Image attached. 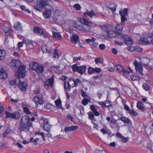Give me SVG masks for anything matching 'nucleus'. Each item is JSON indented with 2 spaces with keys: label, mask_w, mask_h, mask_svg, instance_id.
Returning a JSON list of instances; mask_svg holds the SVG:
<instances>
[{
  "label": "nucleus",
  "mask_w": 153,
  "mask_h": 153,
  "mask_svg": "<svg viewBox=\"0 0 153 153\" xmlns=\"http://www.w3.org/2000/svg\"><path fill=\"white\" fill-rule=\"evenodd\" d=\"M32 126L30 118L27 115H24L21 119L18 129L20 132L29 131V128Z\"/></svg>",
  "instance_id": "obj_1"
},
{
  "label": "nucleus",
  "mask_w": 153,
  "mask_h": 153,
  "mask_svg": "<svg viewBox=\"0 0 153 153\" xmlns=\"http://www.w3.org/2000/svg\"><path fill=\"white\" fill-rule=\"evenodd\" d=\"M21 65V62L19 60L13 59L11 61V66L12 67H19L17 71L15 74L16 76L19 78H23L25 76V66H20Z\"/></svg>",
  "instance_id": "obj_2"
},
{
  "label": "nucleus",
  "mask_w": 153,
  "mask_h": 153,
  "mask_svg": "<svg viewBox=\"0 0 153 153\" xmlns=\"http://www.w3.org/2000/svg\"><path fill=\"white\" fill-rule=\"evenodd\" d=\"M123 29L122 26L121 25L118 24L116 26V31L115 33L117 35L118 37L123 39L125 43L128 45H131L133 44L132 40L129 36L126 35H124L121 33Z\"/></svg>",
  "instance_id": "obj_3"
},
{
  "label": "nucleus",
  "mask_w": 153,
  "mask_h": 153,
  "mask_svg": "<svg viewBox=\"0 0 153 153\" xmlns=\"http://www.w3.org/2000/svg\"><path fill=\"white\" fill-rule=\"evenodd\" d=\"M137 59H138L140 60V62H138L135 60L133 63L134 65H135V68L137 71L142 76L144 75L143 73V67L141 64V58L140 57H137ZM142 63L143 65H148L150 61V59L147 57H145L142 59Z\"/></svg>",
  "instance_id": "obj_4"
},
{
  "label": "nucleus",
  "mask_w": 153,
  "mask_h": 153,
  "mask_svg": "<svg viewBox=\"0 0 153 153\" xmlns=\"http://www.w3.org/2000/svg\"><path fill=\"white\" fill-rule=\"evenodd\" d=\"M47 0H38L35 6V9L37 10L40 11L42 8H45L46 10L52 12L53 10L52 6L48 4Z\"/></svg>",
  "instance_id": "obj_5"
},
{
  "label": "nucleus",
  "mask_w": 153,
  "mask_h": 153,
  "mask_svg": "<svg viewBox=\"0 0 153 153\" xmlns=\"http://www.w3.org/2000/svg\"><path fill=\"white\" fill-rule=\"evenodd\" d=\"M83 23L79 24V30L85 32H89L90 30L89 27H94L96 26L95 24L89 22L88 20L83 18L82 19Z\"/></svg>",
  "instance_id": "obj_6"
},
{
  "label": "nucleus",
  "mask_w": 153,
  "mask_h": 153,
  "mask_svg": "<svg viewBox=\"0 0 153 153\" xmlns=\"http://www.w3.org/2000/svg\"><path fill=\"white\" fill-rule=\"evenodd\" d=\"M29 66L33 70H34L38 74L43 73L44 72V68L43 66L39 65L38 63L32 62L29 64Z\"/></svg>",
  "instance_id": "obj_7"
},
{
  "label": "nucleus",
  "mask_w": 153,
  "mask_h": 153,
  "mask_svg": "<svg viewBox=\"0 0 153 153\" xmlns=\"http://www.w3.org/2000/svg\"><path fill=\"white\" fill-rule=\"evenodd\" d=\"M72 68L73 71H76L81 74H82L85 72L86 66L83 65L78 67L76 64H75L73 65Z\"/></svg>",
  "instance_id": "obj_8"
},
{
  "label": "nucleus",
  "mask_w": 153,
  "mask_h": 153,
  "mask_svg": "<svg viewBox=\"0 0 153 153\" xmlns=\"http://www.w3.org/2000/svg\"><path fill=\"white\" fill-rule=\"evenodd\" d=\"M5 114L6 115V118H11L15 120H17L19 119L20 117V114L18 112H14L13 113H11L8 111H6Z\"/></svg>",
  "instance_id": "obj_9"
},
{
  "label": "nucleus",
  "mask_w": 153,
  "mask_h": 153,
  "mask_svg": "<svg viewBox=\"0 0 153 153\" xmlns=\"http://www.w3.org/2000/svg\"><path fill=\"white\" fill-rule=\"evenodd\" d=\"M128 9L127 8H125L123 9V11H120L119 13L121 16V25H124L125 24V22L127 20V19L126 16H128Z\"/></svg>",
  "instance_id": "obj_10"
},
{
  "label": "nucleus",
  "mask_w": 153,
  "mask_h": 153,
  "mask_svg": "<svg viewBox=\"0 0 153 153\" xmlns=\"http://www.w3.org/2000/svg\"><path fill=\"white\" fill-rule=\"evenodd\" d=\"M139 43L141 45H150L151 44L153 45V39H150L147 38H141L139 41Z\"/></svg>",
  "instance_id": "obj_11"
},
{
  "label": "nucleus",
  "mask_w": 153,
  "mask_h": 153,
  "mask_svg": "<svg viewBox=\"0 0 153 153\" xmlns=\"http://www.w3.org/2000/svg\"><path fill=\"white\" fill-rule=\"evenodd\" d=\"M54 77L53 76H52L50 78L45 79L44 86L46 89L48 88L49 85L51 87L53 86L54 82Z\"/></svg>",
  "instance_id": "obj_12"
},
{
  "label": "nucleus",
  "mask_w": 153,
  "mask_h": 153,
  "mask_svg": "<svg viewBox=\"0 0 153 153\" xmlns=\"http://www.w3.org/2000/svg\"><path fill=\"white\" fill-rule=\"evenodd\" d=\"M41 48L43 53L46 52L50 53L52 51L51 47L50 46L43 45L42 46Z\"/></svg>",
  "instance_id": "obj_13"
},
{
  "label": "nucleus",
  "mask_w": 153,
  "mask_h": 153,
  "mask_svg": "<svg viewBox=\"0 0 153 153\" xmlns=\"http://www.w3.org/2000/svg\"><path fill=\"white\" fill-rule=\"evenodd\" d=\"M69 82L70 84L73 83V87H76L78 85L80 84L81 83V81L78 79H76L75 80H74L73 78H71L70 79Z\"/></svg>",
  "instance_id": "obj_14"
},
{
  "label": "nucleus",
  "mask_w": 153,
  "mask_h": 153,
  "mask_svg": "<svg viewBox=\"0 0 153 153\" xmlns=\"http://www.w3.org/2000/svg\"><path fill=\"white\" fill-rule=\"evenodd\" d=\"M116 31V27L115 28V31H114L113 30H107L106 31V33L107 34V35H108V37L109 38H112V37H115V36L118 39H120V37H118L117 36V35L115 33V32Z\"/></svg>",
  "instance_id": "obj_15"
},
{
  "label": "nucleus",
  "mask_w": 153,
  "mask_h": 153,
  "mask_svg": "<svg viewBox=\"0 0 153 153\" xmlns=\"http://www.w3.org/2000/svg\"><path fill=\"white\" fill-rule=\"evenodd\" d=\"M33 101L36 105L38 104H42L43 103V101L41 98L38 96H35L33 99Z\"/></svg>",
  "instance_id": "obj_16"
},
{
  "label": "nucleus",
  "mask_w": 153,
  "mask_h": 153,
  "mask_svg": "<svg viewBox=\"0 0 153 153\" xmlns=\"http://www.w3.org/2000/svg\"><path fill=\"white\" fill-rule=\"evenodd\" d=\"M20 80H19V83H20L19 85V88L20 90L22 91H25L27 89V83L24 82H22L21 83Z\"/></svg>",
  "instance_id": "obj_17"
},
{
  "label": "nucleus",
  "mask_w": 153,
  "mask_h": 153,
  "mask_svg": "<svg viewBox=\"0 0 153 153\" xmlns=\"http://www.w3.org/2000/svg\"><path fill=\"white\" fill-rule=\"evenodd\" d=\"M84 15L86 17L88 16L91 18H92L93 17L95 16L96 14L94 12L93 10H92L91 11L87 10L84 13Z\"/></svg>",
  "instance_id": "obj_18"
},
{
  "label": "nucleus",
  "mask_w": 153,
  "mask_h": 153,
  "mask_svg": "<svg viewBox=\"0 0 153 153\" xmlns=\"http://www.w3.org/2000/svg\"><path fill=\"white\" fill-rule=\"evenodd\" d=\"M7 77V73L3 69H2L0 71V78L3 79H6Z\"/></svg>",
  "instance_id": "obj_19"
},
{
  "label": "nucleus",
  "mask_w": 153,
  "mask_h": 153,
  "mask_svg": "<svg viewBox=\"0 0 153 153\" xmlns=\"http://www.w3.org/2000/svg\"><path fill=\"white\" fill-rule=\"evenodd\" d=\"M137 108L141 110L142 111H145V108L144 106L143 102L140 101L137 102Z\"/></svg>",
  "instance_id": "obj_20"
},
{
  "label": "nucleus",
  "mask_w": 153,
  "mask_h": 153,
  "mask_svg": "<svg viewBox=\"0 0 153 153\" xmlns=\"http://www.w3.org/2000/svg\"><path fill=\"white\" fill-rule=\"evenodd\" d=\"M78 128V127L77 126H72L71 127H67L65 128L64 131L65 132L71 131H74Z\"/></svg>",
  "instance_id": "obj_21"
},
{
  "label": "nucleus",
  "mask_w": 153,
  "mask_h": 153,
  "mask_svg": "<svg viewBox=\"0 0 153 153\" xmlns=\"http://www.w3.org/2000/svg\"><path fill=\"white\" fill-rule=\"evenodd\" d=\"M71 41L74 44L76 43L79 41V37L76 35H74L71 36L70 37Z\"/></svg>",
  "instance_id": "obj_22"
},
{
  "label": "nucleus",
  "mask_w": 153,
  "mask_h": 153,
  "mask_svg": "<svg viewBox=\"0 0 153 153\" xmlns=\"http://www.w3.org/2000/svg\"><path fill=\"white\" fill-rule=\"evenodd\" d=\"M119 120H121L125 123L130 124L131 123V120L128 118L125 117H121L118 119Z\"/></svg>",
  "instance_id": "obj_23"
},
{
  "label": "nucleus",
  "mask_w": 153,
  "mask_h": 153,
  "mask_svg": "<svg viewBox=\"0 0 153 153\" xmlns=\"http://www.w3.org/2000/svg\"><path fill=\"white\" fill-rule=\"evenodd\" d=\"M6 53L4 50H0V60H3L5 58Z\"/></svg>",
  "instance_id": "obj_24"
},
{
  "label": "nucleus",
  "mask_w": 153,
  "mask_h": 153,
  "mask_svg": "<svg viewBox=\"0 0 153 153\" xmlns=\"http://www.w3.org/2000/svg\"><path fill=\"white\" fill-rule=\"evenodd\" d=\"M33 31L35 33H43V30L40 28L36 27L33 28Z\"/></svg>",
  "instance_id": "obj_25"
},
{
  "label": "nucleus",
  "mask_w": 153,
  "mask_h": 153,
  "mask_svg": "<svg viewBox=\"0 0 153 153\" xmlns=\"http://www.w3.org/2000/svg\"><path fill=\"white\" fill-rule=\"evenodd\" d=\"M116 7L117 5L115 4L112 3L108 5V7L111 9L113 11H114L116 10Z\"/></svg>",
  "instance_id": "obj_26"
},
{
  "label": "nucleus",
  "mask_w": 153,
  "mask_h": 153,
  "mask_svg": "<svg viewBox=\"0 0 153 153\" xmlns=\"http://www.w3.org/2000/svg\"><path fill=\"white\" fill-rule=\"evenodd\" d=\"M53 37L56 39H61L62 37L60 34L58 32H53Z\"/></svg>",
  "instance_id": "obj_27"
},
{
  "label": "nucleus",
  "mask_w": 153,
  "mask_h": 153,
  "mask_svg": "<svg viewBox=\"0 0 153 153\" xmlns=\"http://www.w3.org/2000/svg\"><path fill=\"white\" fill-rule=\"evenodd\" d=\"M14 27L16 30H19L22 29V27L20 23L18 22L14 24Z\"/></svg>",
  "instance_id": "obj_28"
},
{
  "label": "nucleus",
  "mask_w": 153,
  "mask_h": 153,
  "mask_svg": "<svg viewBox=\"0 0 153 153\" xmlns=\"http://www.w3.org/2000/svg\"><path fill=\"white\" fill-rule=\"evenodd\" d=\"M90 109L94 114L95 116H98L100 114L99 112L97 111L94 106L92 105H91L90 106Z\"/></svg>",
  "instance_id": "obj_29"
},
{
  "label": "nucleus",
  "mask_w": 153,
  "mask_h": 153,
  "mask_svg": "<svg viewBox=\"0 0 153 153\" xmlns=\"http://www.w3.org/2000/svg\"><path fill=\"white\" fill-rule=\"evenodd\" d=\"M51 12L49 11L45 10L43 13V16L45 18L49 19L51 15Z\"/></svg>",
  "instance_id": "obj_30"
},
{
  "label": "nucleus",
  "mask_w": 153,
  "mask_h": 153,
  "mask_svg": "<svg viewBox=\"0 0 153 153\" xmlns=\"http://www.w3.org/2000/svg\"><path fill=\"white\" fill-rule=\"evenodd\" d=\"M114 68L119 73L121 71H123L124 69L120 65H116L114 67Z\"/></svg>",
  "instance_id": "obj_31"
},
{
  "label": "nucleus",
  "mask_w": 153,
  "mask_h": 153,
  "mask_svg": "<svg viewBox=\"0 0 153 153\" xmlns=\"http://www.w3.org/2000/svg\"><path fill=\"white\" fill-rule=\"evenodd\" d=\"M69 82H64V88L65 89L70 90L71 88V85Z\"/></svg>",
  "instance_id": "obj_32"
},
{
  "label": "nucleus",
  "mask_w": 153,
  "mask_h": 153,
  "mask_svg": "<svg viewBox=\"0 0 153 153\" xmlns=\"http://www.w3.org/2000/svg\"><path fill=\"white\" fill-rule=\"evenodd\" d=\"M23 42L27 44L32 45L33 41L24 38L23 40Z\"/></svg>",
  "instance_id": "obj_33"
},
{
  "label": "nucleus",
  "mask_w": 153,
  "mask_h": 153,
  "mask_svg": "<svg viewBox=\"0 0 153 153\" xmlns=\"http://www.w3.org/2000/svg\"><path fill=\"white\" fill-rule=\"evenodd\" d=\"M142 87L146 91H148L150 88L149 84L146 83H144L143 84Z\"/></svg>",
  "instance_id": "obj_34"
},
{
  "label": "nucleus",
  "mask_w": 153,
  "mask_h": 153,
  "mask_svg": "<svg viewBox=\"0 0 153 153\" xmlns=\"http://www.w3.org/2000/svg\"><path fill=\"white\" fill-rule=\"evenodd\" d=\"M117 123V121L114 118H111L110 121V125L111 128H113V126Z\"/></svg>",
  "instance_id": "obj_35"
},
{
  "label": "nucleus",
  "mask_w": 153,
  "mask_h": 153,
  "mask_svg": "<svg viewBox=\"0 0 153 153\" xmlns=\"http://www.w3.org/2000/svg\"><path fill=\"white\" fill-rule=\"evenodd\" d=\"M95 61L96 64H97L98 63H102L103 62L102 59L100 57L95 58Z\"/></svg>",
  "instance_id": "obj_36"
},
{
  "label": "nucleus",
  "mask_w": 153,
  "mask_h": 153,
  "mask_svg": "<svg viewBox=\"0 0 153 153\" xmlns=\"http://www.w3.org/2000/svg\"><path fill=\"white\" fill-rule=\"evenodd\" d=\"M24 104V103H22V105L23 108V109L24 111L27 114H30V112L29 111V109L27 107H24L23 105Z\"/></svg>",
  "instance_id": "obj_37"
},
{
  "label": "nucleus",
  "mask_w": 153,
  "mask_h": 153,
  "mask_svg": "<svg viewBox=\"0 0 153 153\" xmlns=\"http://www.w3.org/2000/svg\"><path fill=\"white\" fill-rule=\"evenodd\" d=\"M130 77L131 79L133 81L139 80L140 79V77L134 75L131 76Z\"/></svg>",
  "instance_id": "obj_38"
},
{
  "label": "nucleus",
  "mask_w": 153,
  "mask_h": 153,
  "mask_svg": "<svg viewBox=\"0 0 153 153\" xmlns=\"http://www.w3.org/2000/svg\"><path fill=\"white\" fill-rule=\"evenodd\" d=\"M89 115V119L91 120H93L94 119V115L93 113L91 112H89L88 113Z\"/></svg>",
  "instance_id": "obj_39"
},
{
  "label": "nucleus",
  "mask_w": 153,
  "mask_h": 153,
  "mask_svg": "<svg viewBox=\"0 0 153 153\" xmlns=\"http://www.w3.org/2000/svg\"><path fill=\"white\" fill-rule=\"evenodd\" d=\"M52 55L53 58H59V55L56 49L55 50Z\"/></svg>",
  "instance_id": "obj_40"
},
{
  "label": "nucleus",
  "mask_w": 153,
  "mask_h": 153,
  "mask_svg": "<svg viewBox=\"0 0 153 153\" xmlns=\"http://www.w3.org/2000/svg\"><path fill=\"white\" fill-rule=\"evenodd\" d=\"M43 127L44 129L47 131H49L51 128V126L49 124L44 125Z\"/></svg>",
  "instance_id": "obj_41"
},
{
  "label": "nucleus",
  "mask_w": 153,
  "mask_h": 153,
  "mask_svg": "<svg viewBox=\"0 0 153 153\" xmlns=\"http://www.w3.org/2000/svg\"><path fill=\"white\" fill-rule=\"evenodd\" d=\"M73 26L77 29L79 30V24L77 21H74L73 23Z\"/></svg>",
  "instance_id": "obj_42"
},
{
  "label": "nucleus",
  "mask_w": 153,
  "mask_h": 153,
  "mask_svg": "<svg viewBox=\"0 0 153 153\" xmlns=\"http://www.w3.org/2000/svg\"><path fill=\"white\" fill-rule=\"evenodd\" d=\"M55 104L59 108H61V102L60 100H58L56 101Z\"/></svg>",
  "instance_id": "obj_43"
},
{
  "label": "nucleus",
  "mask_w": 153,
  "mask_h": 153,
  "mask_svg": "<svg viewBox=\"0 0 153 153\" xmlns=\"http://www.w3.org/2000/svg\"><path fill=\"white\" fill-rule=\"evenodd\" d=\"M35 135H41L42 137L43 140H45L44 138V133L43 132H40L39 131H37L35 132Z\"/></svg>",
  "instance_id": "obj_44"
},
{
  "label": "nucleus",
  "mask_w": 153,
  "mask_h": 153,
  "mask_svg": "<svg viewBox=\"0 0 153 153\" xmlns=\"http://www.w3.org/2000/svg\"><path fill=\"white\" fill-rule=\"evenodd\" d=\"M122 72H123V75L126 77L127 78L128 77L129 75V72L127 70H124L123 69V71Z\"/></svg>",
  "instance_id": "obj_45"
},
{
  "label": "nucleus",
  "mask_w": 153,
  "mask_h": 153,
  "mask_svg": "<svg viewBox=\"0 0 153 153\" xmlns=\"http://www.w3.org/2000/svg\"><path fill=\"white\" fill-rule=\"evenodd\" d=\"M89 102V100L87 99H84L82 100V103L83 105H86Z\"/></svg>",
  "instance_id": "obj_46"
},
{
  "label": "nucleus",
  "mask_w": 153,
  "mask_h": 153,
  "mask_svg": "<svg viewBox=\"0 0 153 153\" xmlns=\"http://www.w3.org/2000/svg\"><path fill=\"white\" fill-rule=\"evenodd\" d=\"M129 113L130 114L133 115V116L135 117L137 115V113L133 110H131L129 111Z\"/></svg>",
  "instance_id": "obj_47"
},
{
  "label": "nucleus",
  "mask_w": 153,
  "mask_h": 153,
  "mask_svg": "<svg viewBox=\"0 0 153 153\" xmlns=\"http://www.w3.org/2000/svg\"><path fill=\"white\" fill-rule=\"evenodd\" d=\"M98 103L100 104L102 107H104L105 106L106 107H108L110 106V105H106V103L105 102H98Z\"/></svg>",
  "instance_id": "obj_48"
},
{
  "label": "nucleus",
  "mask_w": 153,
  "mask_h": 153,
  "mask_svg": "<svg viewBox=\"0 0 153 153\" xmlns=\"http://www.w3.org/2000/svg\"><path fill=\"white\" fill-rule=\"evenodd\" d=\"M94 72V68L89 67L88 69V72L89 74H92Z\"/></svg>",
  "instance_id": "obj_49"
},
{
  "label": "nucleus",
  "mask_w": 153,
  "mask_h": 153,
  "mask_svg": "<svg viewBox=\"0 0 153 153\" xmlns=\"http://www.w3.org/2000/svg\"><path fill=\"white\" fill-rule=\"evenodd\" d=\"M36 88H37V90H34L33 91V92L35 94H37L39 93V92H40V88L38 86H37Z\"/></svg>",
  "instance_id": "obj_50"
},
{
  "label": "nucleus",
  "mask_w": 153,
  "mask_h": 153,
  "mask_svg": "<svg viewBox=\"0 0 153 153\" xmlns=\"http://www.w3.org/2000/svg\"><path fill=\"white\" fill-rule=\"evenodd\" d=\"M82 58L81 56L77 57H74L73 59L74 61L76 62L78 60H82Z\"/></svg>",
  "instance_id": "obj_51"
},
{
  "label": "nucleus",
  "mask_w": 153,
  "mask_h": 153,
  "mask_svg": "<svg viewBox=\"0 0 153 153\" xmlns=\"http://www.w3.org/2000/svg\"><path fill=\"white\" fill-rule=\"evenodd\" d=\"M99 47L101 50H104L105 48V46L104 44H101L99 45Z\"/></svg>",
  "instance_id": "obj_52"
},
{
  "label": "nucleus",
  "mask_w": 153,
  "mask_h": 153,
  "mask_svg": "<svg viewBox=\"0 0 153 153\" xmlns=\"http://www.w3.org/2000/svg\"><path fill=\"white\" fill-rule=\"evenodd\" d=\"M128 138L126 137H124L123 136V137L121 138V141L123 143H126L128 141Z\"/></svg>",
  "instance_id": "obj_53"
},
{
  "label": "nucleus",
  "mask_w": 153,
  "mask_h": 153,
  "mask_svg": "<svg viewBox=\"0 0 153 153\" xmlns=\"http://www.w3.org/2000/svg\"><path fill=\"white\" fill-rule=\"evenodd\" d=\"M12 32V30L11 29L9 28L7 30V31H6L5 32L6 35L7 36L9 35L10 33Z\"/></svg>",
  "instance_id": "obj_54"
},
{
  "label": "nucleus",
  "mask_w": 153,
  "mask_h": 153,
  "mask_svg": "<svg viewBox=\"0 0 153 153\" xmlns=\"http://www.w3.org/2000/svg\"><path fill=\"white\" fill-rule=\"evenodd\" d=\"M19 101V99L15 100L13 99H11L10 100V101L11 102H14V104H16L17 102Z\"/></svg>",
  "instance_id": "obj_55"
},
{
  "label": "nucleus",
  "mask_w": 153,
  "mask_h": 153,
  "mask_svg": "<svg viewBox=\"0 0 153 153\" xmlns=\"http://www.w3.org/2000/svg\"><path fill=\"white\" fill-rule=\"evenodd\" d=\"M95 153H106V152L104 150H97L95 152Z\"/></svg>",
  "instance_id": "obj_56"
},
{
  "label": "nucleus",
  "mask_w": 153,
  "mask_h": 153,
  "mask_svg": "<svg viewBox=\"0 0 153 153\" xmlns=\"http://www.w3.org/2000/svg\"><path fill=\"white\" fill-rule=\"evenodd\" d=\"M75 8L77 10H79L81 8L80 5L79 4H76L74 5V6Z\"/></svg>",
  "instance_id": "obj_57"
},
{
  "label": "nucleus",
  "mask_w": 153,
  "mask_h": 153,
  "mask_svg": "<svg viewBox=\"0 0 153 153\" xmlns=\"http://www.w3.org/2000/svg\"><path fill=\"white\" fill-rule=\"evenodd\" d=\"M94 72L99 73L101 72V69L99 68H94Z\"/></svg>",
  "instance_id": "obj_58"
},
{
  "label": "nucleus",
  "mask_w": 153,
  "mask_h": 153,
  "mask_svg": "<svg viewBox=\"0 0 153 153\" xmlns=\"http://www.w3.org/2000/svg\"><path fill=\"white\" fill-rule=\"evenodd\" d=\"M81 95L84 97H85L87 96V95L86 93L84 92L83 91H81Z\"/></svg>",
  "instance_id": "obj_59"
},
{
  "label": "nucleus",
  "mask_w": 153,
  "mask_h": 153,
  "mask_svg": "<svg viewBox=\"0 0 153 153\" xmlns=\"http://www.w3.org/2000/svg\"><path fill=\"white\" fill-rule=\"evenodd\" d=\"M124 108L127 111H130L129 107L126 104L124 105Z\"/></svg>",
  "instance_id": "obj_60"
},
{
  "label": "nucleus",
  "mask_w": 153,
  "mask_h": 153,
  "mask_svg": "<svg viewBox=\"0 0 153 153\" xmlns=\"http://www.w3.org/2000/svg\"><path fill=\"white\" fill-rule=\"evenodd\" d=\"M114 42L116 44L120 46L121 45L123 44L122 42L116 40L114 41Z\"/></svg>",
  "instance_id": "obj_61"
},
{
  "label": "nucleus",
  "mask_w": 153,
  "mask_h": 153,
  "mask_svg": "<svg viewBox=\"0 0 153 153\" xmlns=\"http://www.w3.org/2000/svg\"><path fill=\"white\" fill-rule=\"evenodd\" d=\"M148 38L150 39H153V33H150L148 36Z\"/></svg>",
  "instance_id": "obj_62"
},
{
  "label": "nucleus",
  "mask_w": 153,
  "mask_h": 153,
  "mask_svg": "<svg viewBox=\"0 0 153 153\" xmlns=\"http://www.w3.org/2000/svg\"><path fill=\"white\" fill-rule=\"evenodd\" d=\"M111 51L112 53L114 54H117V50L115 48H113L111 49Z\"/></svg>",
  "instance_id": "obj_63"
},
{
  "label": "nucleus",
  "mask_w": 153,
  "mask_h": 153,
  "mask_svg": "<svg viewBox=\"0 0 153 153\" xmlns=\"http://www.w3.org/2000/svg\"><path fill=\"white\" fill-rule=\"evenodd\" d=\"M116 137L120 138L121 139L123 137L120 133H117L116 134Z\"/></svg>",
  "instance_id": "obj_64"
}]
</instances>
